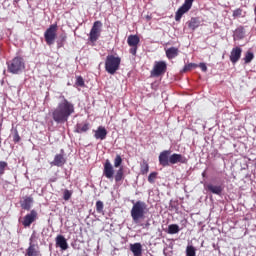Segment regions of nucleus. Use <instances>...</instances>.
Segmentation results:
<instances>
[{
	"instance_id": "f257e3e1",
	"label": "nucleus",
	"mask_w": 256,
	"mask_h": 256,
	"mask_svg": "<svg viewBox=\"0 0 256 256\" xmlns=\"http://www.w3.org/2000/svg\"><path fill=\"white\" fill-rule=\"evenodd\" d=\"M62 101L58 103L57 107L52 111V119L55 123H67L69 117L75 113V104L70 102L62 96Z\"/></svg>"
},
{
	"instance_id": "f03ea898",
	"label": "nucleus",
	"mask_w": 256,
	"mask_h": 256,
	"mask_svg": "<svg viewBox=\"0 0 256 256\" xmlns=\"http://www.w3.org/2000/svg\"><path fill=\"white\" fill-rule=\"evenodd\" d=\"M132 203H134L130 211L132 220L134 221V223H139L141 219H145L147 204H145V202L143 201H137L136 203L135 201H132Z\"/></svg>"
},
{
	"instance_id": "7ed1b4c3",
	"label": "nucleus",
	"mask_w": 256,
	"mask_h": 256,
	"mask_svg": "<svg viewBox=\"0 0 256 256\" xmlns=\"http://www.w3.org/2000/svg\"><path fill=\"white\" fill-rule=\"evenodd\" d=\"M119 67H121V57L113 54L106 57L105 71H107L109 75H115L117 71H119Z\"/></svg>"
},
{
	"instance_id": "20e7f679",
	"label": "nucleus",
	"mask_w": 256,
	"mask_h": 256,
	"mask_svg": "<svg viewBox=\"0 0 256 256\" xmlns=\"http://www.w3.org/2000/svg\"><path fill=\"white\" fill-rule=\"evenodd\" d=\"M8 73L12 75H19L25 69V59L21 56H16L9 62H7Z\"/></svg>"
},
{
	"instance_id": "39448f33",
	"label": "nucleus",
	"mask_w": 256,
	"mask_h": 256,
	"mask_svg": "<svg viewBox=\"0 0 256 256\" xmlns=\"http://www.w3.org/2000/svg\"><path fill=\"white\" fill-rule=\"evenodd\" d=\"M103 27V23L101 21H95L89 33V41L90 43H97L99 37H101V29Z\"/></svg>"
},
{
	"instance_id": "423d86ee",
	"label": "nucleus",
	"mask_w": 256,
	"mask_h": 256,
	"mask_svg": "<svg viewBox=\"0 0 256 256\" xmlns=\"http://www.w3.org/2000/svg\"><path fill=\"white\" fill-rule=\"evenodd\" d=\"M164 73H167V62L156 61L150 72L151 77H161Z\"/></svg>"
},
{
	"instance_id": "0eeeda50",
	"label": "nucleus",
	"mask_w": 256,
	"mask_h": 256,
	"mask_svg": "<svg viewBox=\"0 0 256 256\" xmlns=\"http://www.w3.org/2000/svg\"><path fill=\"white\" fill-rule=\"evenodd\" d=\"M123 164V158L121 157V155L117 154L115 159H114V167L117 170L116 174L114 175V179L116 183H119V181H123V177H124V172H123V166H121Z\"/></svg>"
},
{
	"instance_id": "6e6552de",
	"label": "nucleus",
	"mask_w": 256,
	"mask_h": 256,
	"mask_svg": "<svg viewBox=\"0 0 256 256\" xmlns=\"http://www.w3.org/2000/svg\"><path fill=\"white\" fill-rule=\"evenodd\" d=\"M45 42L48 45H53L57 39V24H52L44 33Z\"/></svg>"
},
{
	"instance_id": "1a4fd4ad",
	"label": "nucleus",
	"mask_w": 256,
	"mask_h": 256,
	"mask_svg": "<svg viewBox=\"0 0 256 256\" xmlns=\"http://www.w3.org/2000/svg\"><path fill=\"white\" fill-rule=\"evenodd\" d=\"M139 43H141V39L138 35H129L127 38V44L129 45L130 50L129 53L131 55H137V49L139 47Z\"/></svg>"
},
{
	"instance_id": "9d476101",
	"label": "nucleus",
	"mask_w": 256,
	"mask_h": 256,
	"mask_svg": "<svg viewBox=\"0 0 256 256\" xmlns=\"http://www.w3.org/2000/svg\"><path fill=\"white\" fill-rule=\"evenodd\" d=\"M193 1L195 0H185L184 4L177 10L175 14V21L179 22L181 21V18L185 13H187L191 7H193Z\"/></svg>"
},
{
	"instance_id": "9b49d317",
	"label": "nucleus",
	"mask_w": 256,
	"mask_h": 256,
	"mask_svg": "<svg viewBox=\"0 0 256 256\" xmlns=\"http://www.w3.org/2000/svg\"><path fill=\"white\" fill-rule=\"evenodd\" d=\"M39 217V214L36 210H31L30 213L26 214L23 217L22 225L23 227H31L32 223H35Z\"/></svg>"
},
{
	"instance_id": "f8f14e48",
	"label": "nucleus",
	"mask_w": 256,
	"mask_h": 256,
	"mask_svg": "<svg viewBox=\"0 0 256 256\" xmlns=\"http://www.w3.org/2000/svg\"><path fill=\"white\" fill-rule=\"evenodd\" d=\"M103 175L106 177V179H113L115 175V168H113V164H111L109 159H107L104 163Z\"/></svg>"
},
{
	"instance_id": "ddd939ff",
	"label": "nucleus",
	"mask_w": 256,
	"mask_h": 256,
	"mask_svg": "<svg viewBox=\"0 0 256 256\" xmlns=\"http://www.w3.org/2000/svg\"><path fill=\"white\" fill-rule=\"evenodd\" d=\"M169 155H171V150H164L160 153L158 159L159 163L162 167H169L170 162H169Z\"/></svg>"
},
{
	"instance_id": "4468645a",
	"label": "nucleus",
	"mask_w": 256,
	"mask_h": 256,
	"mask_svg": "<svg viewBox=\"0 0 256 256\" xmlns=\"http://www.w3.org/2000/svg\"><path fill=\"white\" fill-rule=\"evenodd\" d=\"M170 165H176V163H187V158L181 154L174 153L169 157Z\"/></svg>"
},
{
	"instance_id": "2eb2a0df",
	"label": "nucleus",
	"mask_w": 256,
	"mask_h": 256,
	"mask_svg": "<svg viewBox=\"0 0 256 256\" xmlns=\"http://www.w3.org/2000/svg\"><path fill=\"white\" fill-rule=\"evenodd\" d=\"M241 53H243V50L241 49V47H235L232 49V51L230 52V61L231 63L235 64L239 61V59H241Z\"/></svg>"
},
{
	"instance_id": "dca6fc26",
	"label": "nucleus",
	"mask_w": 256,
	"mask_h": 256,
	"mask_svg": "<svg viewBox=\"0 0 256 256\" xmlns=\"http://www.w3.org/2000/svg\"><path fill=\"white\" fill-rule=\"evenodd\" d=\"M95 139L105 141L107 139V129L104 126H99L96 130H93Z\"/></svg>"
},
{
	"instance_id": "f3484780",
	"label": "nucleus",
	"mask_w": 256,
	"mask_h": 256,
	"mask_svg": "<svg viewBox=\"0 0 256 256\" xmlns=\"http://www.w3.org/2000/svg\"><path fill=\"white\" fill-rule=\"evenodd\" d=\"M56 246L60 247L62 251H67L69 249V244L67 243V239H65V236L58 235L56 237Z\"/></svg>"
},
{
	"instance_id": "a211bd4d",
	"label": "nucleus",
	"mask_w": 256,
	"mask_h": 256,
	"mask_svg": "<svg viewBox=\"0 0 256 256\" xmlns=\"http://www.w3.org/2000/svg\"><path fill=\"white\" fill-rule=\"evenodd\" d=\"M65 163H66L65 156H63V154H56L54 157V160L50 163V165L54 167H63Z\"/></svg>"
},
{
	"instance_id": "6ab92c4d",
	"label": "nucleus",
	"mask_w": 256,
	"mask_h": 256,
	"mask_svg": "<svg viewBox=\"0 0 256 256\" xmlns=\"http://www.w3.org/2000/svg\"><path fill=\"white\" fill-rule=\"evenodd\" d=\"M20 205L25 211H31V205H33V197H24L23 200L20 202Z\"/></svg>"
},
{
	"instance_id": "aec40b11",
	"label": "nucleus",
	"mask_w": 256,
	"mask_h": 256,
	"mask_svg": "<svg viewBox=\"0 0 256 256\" xmlns=\"http://www.w3.org/2000/svg\"><path fill=\"white\" fill-rule=\"evenodd\" d=\"M130 251H132L134 256H142L143 255V246L141 245V243L131 244Z\"/></svg>"
},
{
	"instance_id": "412c9836",
	"label": "nucleus",
	"mask_w": 256,
	"mask_h": 256,
	"mask_svg": "<svg viewBox=\"0 0 256 256\" xmlns=\"http://www.w3.org/2000/svg\"><path fill=\"white\" fill-rule=\"evenodd\" d=\"M206 189L210 191V193H213L214 195H221L223 193V187L222 186H215L213 184H208L206 186Z\"/></svg>"
},
{
	"instance_id": "4be33fe9",
	"label": "nucleus",
	"mask_w": 256,
	"mask_h": 256,
	"mask_svg": "<svg viewBox=\"0 0 256 256\" xmlns=\"http://www.w3.org/2000/svg\"><path fill=\"white\" fill-rule=\"evenodd\" d=\"M90 127L91 125L89 123H85V124L78 123L76 124V127H75V133H87Z\"/></svg>"
},
{
	"instance_id": "5701e85b",
	"label": "nucleus",
	"mask_w": 256,
	"mask_h": 256,
	"mask_svg": "<svg viewBox=\"0 0 256 256\" xmlns=\"http://www.w3.org/2000/svg\"><path fill=\"white\" fill-rule=\"evenodd\" d=\"M188 27L191 29V31H195V29H198V27L201 25V21L199 18H191L187 22Z\"/></svg>"
},
{
	"instance_id": "b1692460",
	"label": "nucleus",
	"mask_w": 256,
	"mask_h": 256,
	"mask_svg": "<svg viewBox=\"0 0 256 256\" xmlns=\"http://www.w3.org/2000/svg\"><path fill=\"white\" fill-rule=\"evenodd\" d=\"M179 55V48L170 47L166 50V57L168 59H175Z\"/></svg>"
},
{
	"instance_id": "393cba45",
	"label": "nucleus",
	"mask_w": 256,
	"mask_h": 256,
	"mask_svg": "<svg viewBox=\"0 0 256 256\" xmlns=\"http://www.w3.org/2000/svg\"><path fill=\"white\" fill-rule=\"evenodd\" d=\"M25 256H39V251L35 248V244L30 243Z\"/></svg>"
},
{
	"instance_id": "a878e982",
	"label": "nucleus",
	"mask_w": 256,
	"mask_h": 256,
	"mask_svg": "<svg viewBox=\"0 0 256 256\" xmlns=\"http://www.w3.org/2000/svg\"><path fill=\"white\" fill-rule=\"evenodd\" d=\"M140 172H141V175H147V173H149V163H147V160H143L141 162Z\"/></svg>"
},
{
	"instance_id": "bb28decb",
	"label": "nucleus",
	"mask_w": 256,
	"mask_h": 256,
	"mask_svg": "<svg viewBox=\"0 0 256 256\" xmlns=\"http://www.w3.org/2000/svg\"><path fill=\"white\" fill-rule=\"evenodd\" d=\"M179 231H181V229L179 228V225H177V224H171L168 226L169 235H175V234L179 233Z\"/></svg>"
},
{
	"instance_id": "cd10ccee",
	"label": "nucleus",
	"mask_w": 256,
	"mask_h": 256,
	"mask_svg": "<svg viewBox=\"0 0 256 256\" xmlns=\"http://www.w3.org/2000/svg\"><path fill=\"white\" fill-rule=\"evenodd\" d=\"M105 207V205L103 204V201L98 200L96 202V211L97 213H99L100 215H105V211L103 210Z\"/></svg>"
},
{
	"instance_id": "c85d7f7f",
	"label": "nucleus",
	"mask_w": 256,
	"mask_h": 256,
	"mask_svg": "<svg viewBox=\"0 0 256 256\" xmlns=\"http://www.w3.org/2000/svg\"><path fill=\"white\" fill-rule=\"evenodd\" d=\"M197 67H199V65L195 64V63H189V64H186L181 73H187L188 71H191V69H197Z\"/></svg>"
},
{
	"instance_id": "c756f323",
	"label": "nucleus",
	"mask_w": 256,
	"mask_h": 256,
	"mask_svg": "<svg viewBox=\"0 0 256 256\" xmlns=\"http://www.w3.org/2000/svg\"><path fill=\"white\" fill-rule=\"evenodd\" d=\"M235 37H237V39H243V37H245V30L243 27H239L235 30Z\"/></svg>"
},
{
	"instance_id": "7c9ffc66",
	"label": "nucleus",
	"mask_w": 256,
	"mask_h": 256,
	"mask_svg": "<svg viewBox=\"0 0 256 256\" xmlns=\"http://www.w3.org/2000/svg\"><path fill=\"white\" fill-rule=\"evenodd\" d=\"M186 256H196V249L193 245L186 247Z\"/></svg>"
},
{
	"instance_id": "2f4dec72",
	"label": "nucleus",
	"mask_w": 256,
	"mask_h": 256,
	"mask_svg": "<svg viewBox=\"0 0 256 256\" xmlns=\"http://www.w3.org/2000/svg\"><path fill=\"white\" fill-rule=\"evenodd\" d=\"M255 58V55L253 54V52H247L245 54V57H244V63L248 64V63H251L252 59Z\"/></svg>"
},
{
	"instance_id": "473e14b6",
	"label": "nucleus",
	"mask_w": 256,
	"mask_h": 256,
	"mask_svg": "<svg viewBox=\"0 0 256 256\" xmlns=\"http://www.w3.org/2000/svg\"><path fill=\"white\" fill-rule=\"evenodd\" d=\"M75 85L76 87H85V80L81 76H78L76 77Z\"/></svg>"
},
{
	"instance_id": "72a5a7b5",
	"label": "nucleus",
	"mask_w": 256,
	"mask_h": 256,
	"mask_svg": "<svg viewBox=\"0 0 256 256\" xmlns=\"http://www.w3.org/2000/svg\"><path fill=\"white\" fill-rule=\"evenodd\" d=\"M72 195H73V191H70L68 189L64 190V193H63L64 201H69V199H71Z\"/></svg>"
},
{
	"instance_id": "f704fd0d",
	"label": "nucleus",
	"mask_w": 256,
	"mask_h": 256,
	"mask_svg": "<svg viewBox=\"0 0 256 256\" xmlns=\"http://www.w3.org/2000/svg\"><path fill=\"white\" fill-rule=\"evenodd\" d=\"M9 164L5 161H0V177L5 175V168L8 167Z\"/></svg>"
},
{
	"instance_id": "c9c22d12",
	"label": "nucleus",
	"mask_w": 256,
	"mask_h": 256,
	"mask_svg": "<svg viewBox=\"0 0 256 256\" xmlns=\"http://www.w3.org/2000/svg\"><path fill=\"white\" fill-rule=\"evenodd\" d=\"M157 175L158 173L157 172H151L148 176V181L150 183H155V179H157Z\"/></svg>"
},
{
	"instance_id": "e433bc0d",
	"label": "nucleus",
	"mask_w": 256,
	"mask_h": 256,
	"mask_svg": "<svg viewBox=\"0 0 256 256\" xmlns=\"http://www.w3.org/2000/svg\"><path fill=\"white\" fill-rule=\"evenodd\" d=\"M13 141L14 143H19V141H21V136H19V131H17V129L14 130Z\"/></svg>"
},
{
	"instance_id": "4c0bfd02",
	"label": "nucleus",
	"mask_w": 256,
	"mask_h": 256,
	"mask_svg": "<svg viewBox=\"0 0 256 256\" xmlns=\"http://www.w3.org/2000/svg\"><path fill=\"white\" fill-rule=\"evenodd\" d=\"M241 15H243V9L237 8L236 10L233 11L234 18L241 17Z\"/></svg>"
},
{
	"instance_id": "58836bf2",
	"label": "nucleus",
	"mask_w": 256,
	"mask_h": 256,
	"mask_svg": "<svg viewBox=\"0 0 256 256\" xmlns=\"http://www.w3.org/2000/svg\"><path fill=\"white\" fill-rule=\"evenodd\" d=\"M198 67H200L201 71H203L204 73H207V65L205 63H200L198 65Z\"/></svg>"
},
{
	"instance_id": "ea45409f",
	"label": "nucleus",
	"mask_w": 256,
	"mask_h": 256,
	"mask_svg": "<svg viewBox=\"0 0 256 256\" xmlns=\"http://www.w3.org/2000/svg\"><path fill=\"white\" fill-rule=\"evenodd\" d=\"M67 36H61V41L58 42V49L63 47V42L66 41Z\"/></svg>"
},
{
	"instance_id": "a19ab883",
	"label": "nucleus",
	"mask_w": 256,
	"mask_h": 256,
	"mask_svg": "<svg viewBox=\"0 0 256 256\" xmlns=\"http://www.w3.org/2000/svg\"><path fill=\"white\" fill-rule=\"evenodd\" d=\"M55 181H57V178H51L50 179V183H55Z\"/></svg>"
},
{
	"instance_id": "79ce46f5",
	"label": "nucleus",
	"mask_w": 256,
	"mask_h": 256,
	"mask_svg": "<svg viewBox=\"0 0 256 256\" xmlns=\"http://www.w3.org/2000/svg\"><path fill=\"white\" fill-rule=\"evenodd\" d=\"M202 177H205V172L202 173Z\"/></svg>"
},
{
	"instance_id": "37998d69",
	"label": "nucleus",
	"mask_w": 256,
	"mask_h": 256,
	"mask_svg": "<svg viewBox=\"0 0 256 256\" xmlns=\"http://www.w3.org/2000/svg\"><path fill=\"white\" fill-rule=\"evenodd\" d=\"M145 227H149V223H147V224L145 225Z\"/></svg>"
}]
</instances>
